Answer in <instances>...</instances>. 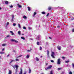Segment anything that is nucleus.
I'll use <instances>...</instances> for the list:
<instances>
[{
  "label": "nucleus",
  "instance_id": "f257e3e1",
  "mask_svg": "<svg viewBox=\"0 0 74 74\" xmlns=\"http://www.w3.org/2000/svg\"><path fill=\"white\" fill-rule=\"evenodd\" d=\"M10 41H12V42H18V41L15 39H10Z\"/></svg>",
  "mask_w": 74,
  "mask_h": 74
},
{
  "label": "nucleus",
  "instance_id": "f03ea898",
  "mask_svg": "<svg viewBox=\"0 0 74 74\" xmlns=\"http://www.w3.org/2000/svg\"><path fill=\"white\" fill-rule=\"evenodd\" d=\"M52 67V65H50L47 68H45V70H48V69H51Z\"/></svg>",
  "mask_w": 74,
  "mask_h": 74
},
{
  "label": "nucleus",
  "instance_id": "7ed1b4c3",
  "mask_svg": "<svg viewBox=\"0 0 74 74\" xmlns=\"http://www.w3.org/2000/svg\"><path fill=\"white\" fill-rule=\"evenodd\" d=\"M60 59H58L57 60V64H60Z\"/></svg>",
  "mask_w": 74,
  "mask_h": 74
},
{
  "label": "nucleus",
  "instance_id": "20e7f679",
  "mask_svg": "<svg viewBox=\"0 0 74 74\" xmlns=\"http://www.w3.org/2000/svg\"><path fill=\"white\" fill-rule=\"evenodd\" d=\"M54 52H52L51 54V56L53 58H55V57H54Z\"/></svg>",
  "mask_w": 74,
  "mask_h": 74
},
{
  "label": "nucleus",
  "instance_id": "39448f33",
  "mask_svg": "<svg viewBox=\"0 0 74 74\" xmlns=\"http://www.w3.org/2000/svg\"><path fill=\"white\" fill-rule=\"evenodd\" d=\"M57 48L59 50H60L61 49V47L59 46H58L57 47Z\"/></svg>",
  "mask_w": 74,
  "mask_h": 74
},
{
  "label": "nucleus",
  "instance_id": "423d86ee",
  "mask_svg": "<svg viewBox=\"0 0 74 74\" xmlns=\"http://www.w3.org/2000/svg\"><path fill=\"white\" fill-rule=\"evenodd\" d=\"M20 70L21 71L20 72L19 74H22V69H21Z\"/></svg>",
  "mask_w": 74,
  "mask_h": 74
},
{
  "label": "nucleus",
  "instance_id": "0eeeda50",
  "mask_svg": "<svg viewBox=\"0 0 74 74\" xmlns=\"http://www.w3.org/2000/svg\"><path fill=\"white\" fill-rule=\"evenodd\" d=\"M29 57H30V55H27L26 56V58H27V59H29Z\"/></svg>",
  "mask_w": 74,
  "mask_h": 74
},
{
  "label": "nucleus",
  "instance_id": "6e6552de",
  "mask_svg": "<svg viewBox=\"0 0 74 74\" xmlns=\"http://www.w3.org/2000/svg\"><path fill=\"white\" fill-rule=\"evenodd\" d=\"M12 73V71L11 70H9L8 74H11Z\"/></svg>",
  "mask_w": 74,
  "mask_h": 74
},
{
  "label": "nucleus",
  "instance_id": "1a4fd4ad",
  "mask_svg": "<svg viewBox=\"0 0 74 74\" xmlns=\"http://www.w3.org/2000/svg\"><path fill=\"white\" fill-rule=\"evenodd\" d=\"M29 73H31V72H32V71L31 70V69H30L29 68Z\"/></svg>",
  "mask_w": 74,
  "mask_h": 74
},
{
  "label": "nucleus",
  "instance_id": "9d476101",
  "mask_svg": "<svg viewBox=\"0 0 74 74\" xmlns=\"http://www.w3.org/2000/svg\"><path fill=\"white\" fill-rule=\"evenodd\" d=\"M23 18H24L25 19H27V17L25 16H23Z\"/></svg>",
  "mask_w": 74,
  "mask_h": 74
},
{
  "label": "nucleus",
  "instance_id": "9b49d317",
  "mask_svg": "<svg viewBox=\"0 0 74 74\" xmlns=\"http://www.w3.org/2000/svg\"><path fill=\"white\" fill-rule=\"evenodd\" d=\"M14 15H12V22H13V19H14Z\"/></svg>",
  "mask_w": 74,
  "mask_h": 74
},
{
  "label": "nucleus",
  "instance_id": "f8f14e48",
  "mask_svg": "<svg viewBox=\"0 0 74 74\" xmlns=\"http://www.w3.org/2000/svg\"><path fill=\"white\" fill-rule=\"evenodd\" d=\"M36 14H37V12H34V15L33 16V17L34 16H35V15H36Z\"/></svg>",
  "mask_w": 74,
  "mask_h": 74
},
{
  "label": "nucleus",
  "instance_id": "ddd939ff",
  "mask_svg": "<svg viewBox=\"0 0 74 74\" xmlns=\"http://www.w3.org/2000/svg\"><path fill=\"white\" fill-rule=\"evenodd\" d=\"M27 8L28 11H30V10H31L30 9V7H28Z\"/></svg>",
  "mask_w": 74,
  "mask_h": 74
},
{
  "label": "nucleus",
  "instance_id": "4468645a",
  "mask_svg": "<svg viewBox=\"0 0 74 74\" xmlns=\"http://www.w3.org/2000/svg\"><path fill=\"white\" fill-rule=\"evenodd\" d=\"M18 6V7L19 8H21L22 7V6L19 5V4H17Z\"/></svg>",
  "mask_w": 74,
  "mask_h": 74
},
{
  "label": "nucleus",
  "instance_id": "2eb2a0df",
  "mask_svg": "<svg viewBox=\"0 0 74 74\" xmlns=\"http://www.w3.org/2000/svg\"><path fill=\"white\" fill-rule=\"evenodd\" d=\"M18 27H19L20 29H21V25H20V24H18Z\"/></svg>",
  "mask_w": 74,
  "mask_h": 74
},
{
  "label": "nucleus",
  "instance_id": "dca6fc26",
  "mask_svg": "<svg viewBox=\"0 0 74 74\" xmlns=\"http://www.w3.org/2000/svg\"><path fill=\"white\" fill-rule=\"evenodd\" d=\"M15 61V60H12L11 62H10V64H11V63H12V62H14Z\"/></svg>",
  "mask_w": 74,
  "mask_h": 74
},
{
  "label": "nucleus",
  "instance_id": "f3484780",
  "mask_svg": "<svg viewBox=\"0 0 74 74\" xmlns=\"http://www.w3.org/2000/svg\"><path fill=\"white\" fill-rule=\"evenodd\" d=\"M41 13L42 14H43V15H45V12H42Z\"/></svg>",
  "mask_w": 74,
  "mask_h": 74
},
{
  "label": "nucleus",
  "instance_id": "a211bd4d",
  "mask_svg": "<svg viewBox=\"0 0 74 74\" xmlns=\"http://www.w3.org/2000/svg\"><path fill=\"white\" fill-rule=\"evenodd\" d=\"M5 3L6 4H8V1H6L5 2Z\"/></svg>",
  "mask_w": 74,
  "mask_h": 74
},
{
  "label": "nucleus",
  "instance_id": "6ab92c4d",
  "mask_svg": "<svg viewBox=\"0 0 74 74\" xmlns=\"http://www.w3.org/2000/svg\"><path fill=\"white\" fill-rule=\"evenodd\" d=\"M37 45H40V43L39 42H37Z\"/></svg>",
  "mask_w": 74,
  "mask_h": 74
},
{
  "label": "nucleus",
  "instance_id": "aec40b11",
  "mask_svg": "<svg viewBox=\"0 0 74 74\" xmlns=\"http://www.w3.org/2000/svg\"><path fill=\"white\" fill-rule=\"evenodd\" d=\"M36 60H37V61H39V59H38V58H37V57L36 58Z\"/></svg>",
  "mask_w": 74,
  "mask_h": 74
},
{
  "label": "nucleus",
  "instance_id": "412c9836",
  "mask_svg": "<svg viewBox=\"0 0 74 74\" xmlns=\"http://www.w3.org/2000/svg\"><path fill=\"white\" fill-rule=\"evenodd\" d=\"M2 45L3 46V47H5V46L6 45V44H2Z\"/></svg>",
  "mask_w": 74,
  "mask_h": 74
},
{
  "label": "nucleus",
  "instance_id": "4be33fe9",
  "mask_svg": "<svg viewBox=\"0 0 74 74\" xmlns=\"http://www.w3.org/2000/svg\"><path fill=\"white\" fill-rule=\"evenodd\" d=\"M21 39H22L23 40H25V38H24L23 37H21Z\"/></svg>",
  "mask_w": 74,
  "mask_h": 74
},
{
  "label": "nucleus",
  "instance_id": "5701e85b",
  "mask_svg": "<svg viewBox=\"0 0 74 74\" xmlns=\"http://www.w3.org/2000/svg\"><path fill=\"white\" fill-rule=\"evenodd\" d=\"M51 7H49L48 8V10H51Z\"/></svg>",
  "mask_w": 74,
  "mask_h": 74
},
{
  "label": "nucleus",
  "instance_id": "b1692460",
  "mask_svg": "<svg viewBox=\"0 0 74 74\" xmlns=\"http://www.w3.org/2000/svg\"><path fill=\"white\" fill-rule=\"evenodd\" d=\"M18 34L19 35H21V31H18Z\"/></svg>",
  "mask_w": 74,
  "mask_h": 74
},
{
  "label": "nucleus",
  "instance_id": "393cba45",
  "mask_svg": "<svg viewBox=\"0 0 74 74\" xmlns=\"http://www.w3.org/2000/svg\"><path fill=\"white\" fill-rule=\"evenodd\" d=\"M69 62L70 61L69 60H67V61H65V63H69Z\"/></svg>",
  "mask_w": 74,
  "mask_h": 74
},
{
  "label": "nucleus",
  "instance_id": "a878e982",
  "mask_svg": "<svg viewBox=\"0 0 74 74\" xmlns=\"http://www.w3.org/2000/svg\"><path fill=\"white\" fill-rule=\"evenodd\" d=\"M28 28L29 30H31L32 29V27H28Z\"/></svg>",
  "mask_w": 74,
  "mask_h": 74
},
{
  "label": "nucleus",
  "instance_id": "bb28decb",
  "mask_svg": "<svg viewBox=\"0 0 74 74\" xmlns=\"http://www.w3.org/2000/svg\"><path fill=\"white\" fill-rule=\"evenodd\" d=\"M23 28L24 29H26V27H23Z\"/></svg>",
  "mask_w": 74,
  "mask_h": 74
},
{
  "label": "nucleus",
  "instance_id": "cd10ccee",
  "mask_svg": "<svg viewBox=\"0 0 74 74\" xmlns=\"http://www.w3.org/2000/svg\"><path fill=\"white\" fill-rule=\"evenodd\" d=\"M72 32H74V29H72Z\"/></svg>",
  "mask_w": 74,
  "mask_h": 74
},
{
  "label": "nucleus",
  "instance_id": "c85d7f7f",
  "mask_svg": "<svg viewBox=\"0 0 74 74\" xmlns=\"http://www.w3.org/2000/svg\"><path fill=\"white\" fill-rule=\"evenodd\" d=\"M9 24V22H8L6 23V25H8Z\"/></svg>",
  "mask_w": 74,
  "mask_h": 74
},
{
  "label": "nucleus",
  "instance_id": "c756f323",
  "mask_svg": "<svg viewBox=\"0 0 74 74\" xmlns=\"http://www.w3.org/2000/svg\"><path fill=\"white\" fill-rule=\"evenodd\" d=\"M13 25L14 26H15L16 25V24L14 23L13 24Z\"/></svg>",
  "mask_w": 74,
  "mask_h": 74
},
{
  "label": "nucleus",
  "instance_id": "7c9ffc66",
  "mask_svg": "<svg viewBox=\"0 0 74 74\" xmlns=\"http://www.w3.org/2000/svg\"><path fill=\"white\" fill-rule=\"evenodd\" d=\"M51 62H52V63H53V62H54V61L53 60H51Z\"/></svg>",
  "mask_w": 74,
  "mask_h": 74
},
{
  "label": "nucleus",
  "instance_id": "2f4dec72",
  "mask_svg": "<svg viewBox=\"0 0 74 74\" xmlns=\"http://www.w3.org/2000/svg\"><path fill=\"white\" fill-rule=\"evenodd\" d=\"M49 13H48L47 15H46V16H49Z\"/></svg>",
  "mask_w": 74,
  "mask_h": 74
},
{
  "label": "nucleus",
  "instance_id": "473e14b6",
  "mask_svg": "<svg viewBox=\"0 0 74 74\" xmlns=\"http://www.w3.org/2000/svg\"><path fill=\"white\" fill-rule=\"evenodd\" d=\"M61 69H62L61 68H58V70H61Z\"/></svg>",
  "mask_w": 74,
  "mask_h": 74
},
{
  "label": "nucleus",
  "instance_id": "72a5a7b5",
  "mask_svg": "<svg viewBox=\"0 0 74 74\" xmlns=\"http://www.w3.org/2000/svg\"><path fill=\"white\" fill-rule=\"evenodd\" d=\"M47 53L48 55L49 54V51H47Z\"/></svg>",
  "mask_w": 74,
  "mask_h": 74
},
{
  "label": "nucleus",
  "instance_id": "f704fd0d",
  "mask_svg": "<svg viewBox=\"0 0 74 74\" xmlns=\"http://www.w3.org/2000/svg\"><path fill=\"white\" fill-rule=\"evenodd\" d=\"M10 8H12V7H13V6L11 5L10 6Z\"/></svg>",
  "mask_w": 74,
  "mask_h": 74
},
{
  "label": "nucleus",
  "instance_id": "c9c22d12",
  "mask_svg": "<svg viewBox=\"0 0 74 74\" xmlns=\"http://www.w3.org/2000/svg\"><path fill=\"white\" fill-rule=\"evenodd\" d=\"M74 18H72L71 19V21H73V20H74Z\"/></svg>",
  "mask_w": 74,
  "mask_h": 74
},
{
  "label": "nucleus",
  "instance_id": "e433bc0d",
  "mask_svg": "<svg viewBox=\"0 0 74 74\" xmlns=\"http://www.w3.org/2000/svg\"><path fill=\"white\" fill-rule=\"evenodd\" d=\"M69 74H72V72L71 71H70L69 73Z\"/></svg>",
  "mask_w": 74,
  "mask_h": 74
},
{
  "label": "nucleus",
  "instance_id": "4c0bfd02",
  "mask_svg": "<svg viewBox=\"0 0 74 74\" xmlns=\"http://www.w3.org/2000/svg\"><path fill=\"white\" fill-rule=\"evenodd\" d=\"M42 49V48L41 47H40V50H41Z\"/></svg>",
  "mask_w": 74,
  "mask_h": 74
},
{
  "label": "nucleus",
  "instance_id": "58836bf2",
  "mask_svg": "<svg viewBox=\"0 0 74 74\" xmlns=\"http://www.w3.org/2000/svg\"><path fill=\"white\" fill-rule=\"evenodd\" d=\"M3 53H4V52H0V54H2Z\"/></svg>",
  "mask_w": 74,
  "mask_h": 74
},
{
  "label": "nucleus",
  "instance_id": "ea45409f",
  "mask_svg": "<svg viewBox=\"0 0 74 74\" xmlns=\"http://www.w3.org/2000/svg\"><path fill=\"white\" fill-rule=\"evenodd\" d=\"M16 61H19V59H16Z\"/></svg>",
  "mask_w": 74,
  "mask_h": 74
},
{
  "label": "nucleus",
  "instance_id": "a19ab883",
  "mask_svg": "<svg viewBox=\"0 0 74 74\" xmlns=\"http://www.w3.org/2000/svg\"><path fill=\"white\" fill-rule=\"evenodd\" d=\"M10 37V35H8L6 37Z\"/></svg>",
  "mask_w": 74,
  "mask_h": 74
},
{
  "label": "nucleus",
  "instance_id": "79ce46f5",
  "mask_svg": "<svg viewBox=\"0 0 74 74\" xmlns=\"http://www.w3.org/2000/svg\"><path fill=\"white\" fill-rule=\"evenodd\" d=\"M30 51H31V50H27V52H30Z\"/></svg>",
  "mask_w": 74,
  "mask_h": 74
},
{
  "label": "nucleus",
  "instance_id": "37998d69",
  "mask_svg": "<svg viewBox=\"0 0 74 74\" xmlns=\"http://www.w3.org/2000/svg\"><path fill=\"white\" fill-rule=\"evenodd\" d=\"M22 56V55H21V56H20L18 57V58H19V57H21Z\"/></svg>",
  "mask_w": 74,
  "mask_h": 74
},
{
  "label": "nucleus",
  "instance_id": "c03bdc74",
  "mask_svg": "<svg viewBox=\"0 0 74 74\" xmlns=\"http://www.w3.org/2000/svg\"><path fill=\"white\" fill-rule=\"evenodd\" d=\"M10 33H13V32H12V31H10Z\"/></svg>",
  "mask_w": 74,
  "mask_h": 74
},
{
  "label": "nucleus",
  "instance_id": "a18cd8bd",
  "mask_svg": "<svg viewBox=\"0 0 74 74\" xmlns=\"http://www.w3.org/2000/svg\"><path fill=\"white\" fill-rule=\"evenodd\" d=\"M10 56V55H8L7 56V58H8V56Z\"/></svg>",
  "mask_w": 74,
  "mask_h": 74
},
{
  "label": "nucleus",
  "instance_id": "49530a36",
  "mask_svg": "<svg viewBox=\"0 0 74 74\" xmlns=\"http://www.w3.org/2000/svg\"><path fill=\"white\" fill-rule=\"evenodd\" d=\"M14 34L13 32L12 33V35H14Z\"/></svg>",
  "mask_w": 74,
  "mask_h": 74
},
{
  "label": "nucleus",
  "instance_id": "de8ad7c7",
  "mask_svg": "<svg viewBox=\"0 0 74 74\" xmlns=\"http://www.w3.org/2000/svg\"><path fill=\"white\" fill-rule=\"evenodd\" d=\"M72 67H73V68H74V65H72Z\"/></svg>",
  "mask_w": 74,
  "mask_h": 74
},
{
  "label": "nucleus",
  "instance_id": "09e8293b",
  "mask_svg": "<svg viewBox=\"0 0 74 74\" xmlns=\"http://www.w3.org/2000/svg\"><path fill=\"white\" fill-rule=\"evenodd\" d=\"M62 59H64V57H62Z\"/></svg>",
  "mask_w": 74,
  "mask_h": 74
},
{
  "label": "nucleus",
  "instance_id": "8fccbe9b",
  "mask_svg": "<svg viewBox=\"0 0 74 74\" xmlns=\"http://www.w3.org/2000/svg\"><path fill=\"white\" fill-rule=\"evenodd\" d=\"M72 65H74V63H72Z\"/></svg>",
  "mask_w": 74,
  "mask_h": 74
},
{
  "label": "nucleus",
  "instance_id": "3c124183",
  "mask_svg": "<svg viewBox=\"0 0 74 74\" xmlns=\"http://www.w3.org/2000/svg\"><path fill=\"white\" fill-rule=\"evenodd\" d=\"M49 38H50V39H52V38L51 37H49Z\"/></svg>",
  "mask_w": 74,
  "mask_h": 74
},
{
  "label": "nucleus",
  "instance_id": "603ef678",
  "mask_svg": "<svg viewBox=\"0 0 74 74\" xmlns=\"http://www.w3.org/2000/svg\"><path fill=\"white\" fill-rule=\"evenodd\" d=\"M4 49L3 48V49L2 51H4Z\"/></svg>",
  "mask_w": 74,
  "mask_h": 74
},
{
  "label": "nucleus",
  "instance_id": "864d4df0",
  "mask_svg": "<svg viewBox=\"0 0 74 74\" xmlns=\"http://www.w3.org/2000/svg\"><path fill=\"white\" fill-rule=\"evenodd\" d=\"M13 51L14 52H15V50H14Z\"/></svg>",
  "mask_w": 74,
  "mask_h": 74
},
{
  "label": "nucleus",
  "instance_id": "5fc2aeb1",
  "mask_svg": "<svg viewBox=\"0 0 74 74\" xmlns=\"http://www.w3.org/2000/svg\"><path fill=\"white\" fill-rule=\"evenodd\" d=\"M57 27L58 28H59V26H57Z\"/></svg>",
  "mask_w": 74,
  "mask_h": 74
},
{
  "label": "nucleus",
  "instance_id": "6e6d98bb",
  "mask_svg": "<svg viewBox=\"0 0 74 74\" xmlns=\"http://www.w3.org/2000/svg\"><path fill=\"white\" fill-rule=\"evenodd\" d=\"M0 10H1V8L0 7Z\"/></svg>",
  "mask_w": 74,
  "mask_h": 74
},
{
  "label": "nucleus",
  "instance_id": "4d7b16f0",
  "mask_svg": "<svg viewBox=\"0 0 74 74\" xmlns=\"http://www.w3.org/2000/svg\"><path fill=\"white\" fill-rule=\"evenodd\" d=\"M42 56H40V58H42Z\"/></svg>",
  "mask_w": 74,
  "mask_h": 74
},
{
  "label": "nucleus",
  "instance_id": "13d9d810",
  "mask_svg": "<svg viewBox=\"0 0 74 74\" xmlns=\"http://www.w3.org/2000/svg\"><path fill=\"white\" fill-rule=\"evenodd\" d=\"M48 64H47L46 65H47Z\"/></svg>",
  "mask_w": 74,
  "mask_h": 74
},
{
  "label": "nucleus",
  "instance_id": "bf43d9fd",
  "mask_svg": "<svg viewBox=\"0 0 74 74\" xmlns=\"http://www.w3.org/2000/svg\"><path fill=\"white\" fill-rule=\"evenodd\" d=\"M1 58V56H0V58Z\"/></svg>",
  "mask_w": 74,
  "mask_h": 74
}]
</instances>
